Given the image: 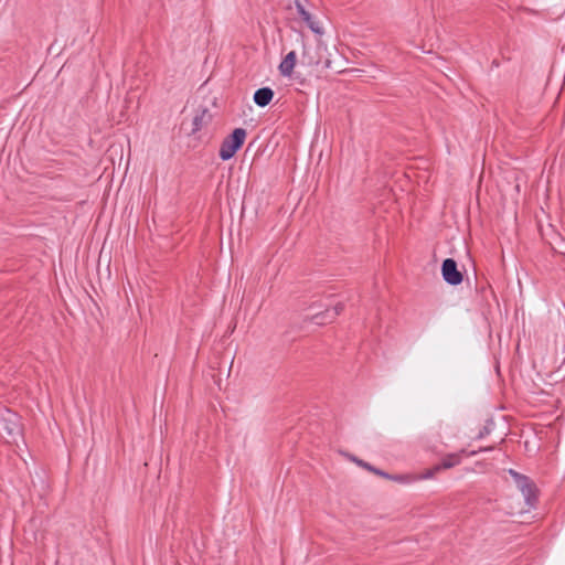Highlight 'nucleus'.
Here are the masks:
<instances>
[{"label": "nucleus", "instance_id": "423d86ee", "mask_svg": "<svg viewBox=\"0 0 565 565\" xmlns=\"http://www.w3.org/2000/svg\"><path fill=\"white\" fill-rule=\"evenodd\" d=\"M296 10L299 18L308 25L312 32L322 34V28L320 26L319 22L315 20L310 12L307 11L299 1L296 2Z\"/></svg>", "mask_w": 565, "mask_h": 565}, {"label": "nucleus", "instance_id": "9b49d317", "mask_svg": "<svg viewBox=\"0 0 565 565\" xmlns=\"http://www.w3.org/2000/svg\"><path fill=\"white\" fill-rule=\"evenodd\" d=\"M210 118H211V115L209 114V110L206 108L201 109L193 117L192 131L196 132V131L201 130L209 122Z\"/></svg>", "mask_w": 565, "mask_h": 565}, {"label": "nucleus", "instance_id": "9d476101", "mask_svg": "<svg viewBox=\"0 0 565 565\" xmlns=\"http://www.w3.org/2000/svg\"><path fill=\"white\" fill-rule=\"evenodd\" d=\"M348 458L350 460H352L353 462H355L358 466H360V467H362V468H364V469H366V470H369V471H371V472H373V473H375L377 476H381V477H383L385 479H396L397 478V477L391 476L390 473H387V472H385L383 470H380V469L375 468L371 463H369V462H366V461H364V460H362V459H360V458H358V457H355L353 455H348Z\"/></svg>", "mask_w": 565, "mask_h": 565}, {"label": "nucleus", "instance_id": "4468645a", "mask_svg": "<svg viewBox=\"0 0 565 565\" xmlns=\"http://www.w3.org/2000/svg\"><path fill=\"white\" fill-rule=\"evenodd\" d=\"M234 359H235V355L232 358L231 362H230V369L232 367L233 363H234Z\"/></svg>", "mask_w": 565, "mask_h": 565}, {"label": "nucleus", "instance_id": "f257e3e1", "mask_svg": "<svg viewBox=\"0 0 565 565\" xmlns=\"http://www.w3.org/2000/svg\"><path fill=\"white\" fill-rule=\"evenodd\" d=\"M508 473L513 478L516 488L521 491L524 497L525 503L533 508L537 502V487L535 482L527 476L518 472L514 469H509Z\"/></svg>", "mask_w": 565, "mask_h": 565}, {"label": "nucleus", "instance_id": "f03ea898", "mask_svg": "<svg viewBox=\"0 0 565 565\" xmlns=\"http://www.w3.org/2000/svg\"><path fill=\"white\" fill-rule=\"evenodd\" d=\"M21 435L20 417L9 408L0 413V436L15 441Z\"/></svg>", "mask_w": 565, "mask_h": 565}, {"label": "nucleus", "instance_id": "39448f33", "mask_svg": "<svg viewBox=\"0 0 565 565\" xmlns=\"http://www.w3.org/2000/svg\"><path fill=\"white\" fill-rule=\"evenodd\" d=\"M441 275L444 280L452 286H457L462 281V274L458 270L457 263L452 258H447L443 262Z\"/></svg>", "mask_w": 565, "mask_h": 565}, {"label": "nucleus", "instance_id": "f8f14e48", "mask_svg": "<svg viewBox=\"0 0 565 565\" xmlns=\"http://www.w3.org/2000/svg\"><path fill=\"white\" fill-rule=\"evenodd\" d=\"M488 434H490V429L484 426L482 427V429L479 431V434L477 435V439H482L483 437H486Z\"/></svg>", "mask_w": 565, "mask_h": 565}, {"label": "nucleus", "instance_id": "ddd939ff", "mask_svg": "<svg viewBox=\"0 0 565 565\" xmlns=\"http://www.w3.org/2000/svg\"><path fill=\"white\" fill-rule=\"evenodd\" d=\"M494 447H486V448H480L479 451H490L492 450Z\"/></svg>", "mask_w": 565, "mask_h": 565}, {"label": "nucleus", "instance_id": "6e6552de", "mask_svg": "<svg viewBox=\"0 0 565 565\" xmlns=\"http://www.w3.org/2000/svg\"><path fill=\"white\" fill-rule=\"evenodd\" d=\"M297 62V54L290 51L279 64V72L282 76H290Z\"/></svg>", "mask_w": 565, "mask_h": 565}, {"label": "nucleus", "instance_id": "0eeeda50", "mask_svg": "<svg viewBox=\"0 0 565 565\" xmlns=\"http://www.w3.org/2000/svg\"><path fill=\"white\" fill-rule=\"evenodd\" d=\"M343 310V306L341 303L337 305L333 309H328L324 312L316 315L312 320L315 324L322 326L328 322H331L340 312Z\"/></svg>", "mask_w": 565, "mask_h": 565}, {"label": "nucleus", "instance_id": "7ed1b4c3", "mask_svg": "<svg viewBox=\"0 0 565 565\" xmlns=\"http://www.w3.org/2000/svg\"><path fill=\"white\" fill-rule=\"evenodd\" d=\"M246 135L247 132L244 128L234 129L221 143L218 151L220 158L224 161L232 159L236 151L243 146Z\"/></svg>", "mask_w": 565, "mask_h": 565}, {"label": "nucleus", "instance_id": "20e7f679", "mask_svg": "<svg viewBox=\"0 0 565 565\" xmlns=\"http://www.w3.org/2000/svg\"><path fill=\"white\" fill-rule=\"evenodd\" d=\"M477 451L467 452L462 449L460 452L448 454L444 457L440 463L434 466L430 469H427L424 473V478H431L436 472H439L443 469H450L461 462V455H467L468 457L476 455Z\"/></svg>", "mask_w": 565, "mask_h": 565}, {"label": "nucleus", "instance_id": "1a4fd4ad", "mask_svg": "<svg viewBox=\"0 0 565 565\" xmlns=\"http://www.w3.org/2000/svg\"><path fill=\"white\" fill-rule=\"evenodd\" d=\"M274 97V92L269 87H262L254 93V103L259 107L269 105Z\"/></svg>", "mask_w": 565, "mask_h": 565}]
</instances>
